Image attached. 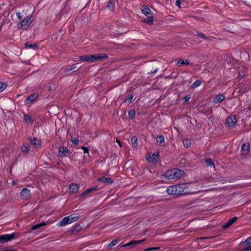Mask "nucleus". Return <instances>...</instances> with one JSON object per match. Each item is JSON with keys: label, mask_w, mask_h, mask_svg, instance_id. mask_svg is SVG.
<instances>
[{"label": "nucleus", "mask_w": 251, "mask_h": 251, "mask_svg": "<svg viewBox=\"0 0 251 251\" xmlns=\"http://www.w3.org/2000/svg\"><path fill=\"white\" fill-rule=\"evenodd\" d=\"M107 57V55L105 54H95L80 56L79 59L84 62H93L101 59H106Z\"/></svg>", "instance_id": "nucleus-1"}, {"label": "nucleus", "mask_w": 251, "mask_h": 251, "mask_svg": "<svg viewBox=\"0 0 251 251\" xmlns=\"http://www.w3.org/2000/svg\"><path fill=\"white\" fill-rule=\"evenodd\" d=\"M33 21L32 15L27 16L17 24L18 29L26 30Z\"/></svg>", "instance_id": "nucleus-2"}, {"label": "nucleus", "mask_w": 251, "mask_h": 251, "mask_svg": "<svg viewBox=\"0 0 251 251\" xmlns=\"http://www.w3.org/2000/svg\"><path fill=\"white\" fill-rule=\"evenodd\" d=\"M174 195L179 196L189 193L187 185L185 184L174 185Z\"/></svg>", "instance_id": "nucleus-3"}, {"label": "nucleus", "mask_w": 251, "mask_h": 251, "mask_svg": "<svg viewBox=\"0 0 251 251\" xmlns=\"http://www.w3.org/2000/svg\"><path fill=\"white\" fill-rule=\"evenodd\" d=\"M240 246L239 249L242 251H251V236L241 244Z\"/></svg>", "instance_id": "nucleus-4"}, {"label": "nucleus", "mask_w": 251, "mask_h": 251, "mask_svg": "<svg viewBox=\"0 0 251 251\" xmlns=\"http://www.w3.org/2000/svg\"><path fill=\"white\" fill-rule=\"evenodd\" d=\"M15 237V234L14 233L3 234L0 236V242L1 243L7 242L14 239Z\"/></svg>", "instance_id": "nucleus-5"}, {"label": "nucleus", "mask_w": 251, "mask_h": 251, "mask_svg": "<svg viewBox=\"0 0 251 251\" xmlns=\"http://www.w3.org/2000/svg\"><path fill=\"white\" fill-rule=\"evenodd\" d=\"M145 239L140 240H131L129 242L122 245V247H129L130 249L134 248L136 246L144 242Z\"/></svg>", "instance_id": "nucleus-6"}, {"label": "nucleus", "mask_w": 251, "mask_h": 251, "mask_svg": "<svg viewBox=\"0 0 251 251\" xmlns=\"http://www.w3.org/2000/svg\"><path fill=\"white\" fill-rule=\"evenodd\" d=\"M21 195L24 200H29L31 198V194L30 190L27 188H24L21 192Z\"/></svg>", "instance_id": "nucleus-7"}, {"label": "nucleus", "mask_w": 251, "mask_h": 251, "mask_svg": "<svg viewBox=\"0 0 251 251\" xmlns=\"http://www.w3.org/2000/svg\"><path fill=\"white\" fill-rule=\"evenodd\" d=\"M236 120L234 116H230L227 119V124L229 127H233L236 124Z\"/></svg>", "instance_id": "nucleus-8"}, {"label": "nucleus", "mask_w": 251, "mask_h": 251, "mask_svg": "<svg viewBox=\"0 0 251 251\" xmlns=\"http://www.w3.org/2000/svg\"><path fill=\"white\" fill-rule=\"evenodd\" d=\"M147 159L149 162H155L159 159V153H153L152 155H148L147 157Z\"/></svg>", "instance_id": "nucleus-9"}, {"label": "nucleus", "mask_w": 251, "mask_h": 251, "mask_svg": "<svg viewBox=\"0 0 251 251\" xmlns=\"http://www.w3.org/2000/svg\"><path fill=\"white\" fill-rule=\"evenodd\" d=\"M71 223V221L70 220V217L68 216L64 217L61 221L59 222L58 224L59 226H63Z\"/></svg>", "instance_id": "nucleus-10"}, {"label": "nucleus", "mask_w": 251, "mask_h": 251, "mask_svg": "<svg viewBox=\"0 0 251 251\" xmlns=\"http://www.w3.org/2000/svg\"><path fill=\"white\" fill-rule=\"evenodd\" d=\"M68 152V149L67 147H62L59 149L58 154L60 157L66 156Z\"/></svg>", "instance_id": "nucleus-11"}, {"label": "nucleus", "mask_w": 251, "mask_h": 251, "mask_svg": "<svg viewBox=\"0 0 251 251\" xmlns=\"http://www.w3.org/2000/svg\"><path fill=\"white\" fill-rule=\"evenodd\" d=\"M250 146L249 143L243 144L242 146L241 151L243 155H246L248 153L250 150Z\"/></svg>", "instance_id": "nucleus-12"}, {"label": "nucleus", "mask_w": 251, "mask_h": 251, "mask_svg": "<svg viewBox=\"0 0 251 251\" xmlns=\"http://www.w3.org/2000/svg\"><path fill=\"white\" fill-rule=\"evenodd\" d=\"M98 180L101 182H102L106 184H112L113 180L110 177H106L104 176H101L98 178Z\"/></svg>", "instance_id": "nucleus-13"}, {"label": "nucleus", "mask_w": 251, "mask_h": 251, "mask_svg": "<svg viewBox=\"0 0 251 251\" xmlns=\"http://www.w3.org/2000/svg\"><path fill=\"white\" fill-rule=\"evenodd\" d=\"M23 121L26 124H32L33 121L31 117L25 113L24 114V117H23Z\"/></svg>", "instance_id": "nucleus-14"}, {"label": "nucleus", "mask_w": 251, "mask_h": 251, "mask_svg": "<svg viewBox=\"0 0 251 251\" xmlns=\"http://www.w3.org/2000/svg\"><path fill=\"white\" fill-rule=\"evenodd\" d=\"M97 189V186L89 188L87 189L86 191H85L80 195H79V197L80 198H81L83 197L84 196H85L86 195L88 194V193H89L92 191H95Z\"/></svg>", "instance_id": "nucleus-15"}, {"label": "nucleus", "mask_w": 251, "mask_h": 251, "mask_svg": "<svg viewBox=\"0 0 251 251\" xmlns=\"http://www.w3.org/2000/svg\"><path fill=\"white\" fill-rule=\"evenodd\" d=\"M38 97L36 94H33L29 96L25 100L26 103H29L35 100Z\"/></svg>", "instance_id": "nucleus-16"}, {"label": "nucleus", "mask_w": 251, "mask_h": 251, "mask_svg": "<svg viewBox=\"0 0 251 251\" xmlns=\"http://www.w3.org/2000/svg\"><path fill=\"white\" fill-rule=\"evenodd\" d=\"M225 98V97L223 94L218 95L214 99L213 102L216 104L223 100Z\"/></svg>", "instance_id": "nucleus-17"}, {"label": "nucleus", "mask_w": 251, "mask_h": 251, "mask_svg": "<svg viewBox=\"0 0 251 251\" xmlns=\"http://www.w3.org/2000/svg\"><path fill=\"white\" fill-rule=\"evenodd\" d=\"M184 172L179 169H174V178L175 176L179 177L183 175Z\"/></svg>", "instance_id": "nucleus-18"}, {"label": "nucleus", "mask_w": 251, "mask_h": 251, "mask_svg": "<svg viewBox=\"0 0 251 251\" xmlns=\"http://www.w3.org/2000/svg\"><path fill=\"white\" fill-rule=\"evenodd\" d=\"M78 190V186L76 184L72 183L70 185V191L72 193H75Z\"/></svg>", "instance_id": "nucleus-19"}, {"label": "nucleus", "mask_w": 251, "mask_h": 251, "mask_svg": "<svg viewBox=\"0 0 251 251\" xmlns=\"http://www.w3.org/2000/svg\"><path fill=\"white\" fill-rule=\"evenodd\" d=\"M30 142L32 145L34 146L35 148H39L40 147V141L37 138H34L33 139H31Z\"/></svg>", "instance_id": "nucleus-20"}, {"label": "nucleus", "mask_w": 251, "mask_h": 251, "mask_svg": "<svg viewBox=\"0 0 251 251\" xmlns=\"http://www.w3.org/2000/svg\"><path fill=\"white\" fill-rule=\"evenodd\" d=\"M25 46L26 49H36L38 47V45L36 43L32 44L30 42H26L25 44Z\"/></svg>", "instance_id": "nucleus-21"}, {"label": "nucleus", "mask_w": 251, "mask_h": 251, "mask_svg": "<svg viewBox=\"0 0 251 251\" xmlns=\"http://www.w3.org/2000/svg\"><path fill=\"white\" fill-rule=\"evenodd\" d=\"M236 220H237L236 217L232 218V219H231L228 222H227L225 224V225L223 226V227L226 228L229 227L232 224H233Z\"/></svg>", "instance_id": "nucleus-22"}, {"label": "nucleus", "mask_w": 251, "mask_h": 251, "mask_svg": "<svg viewBox=\"0 0 251 251\" xmlns=\"http://www.w3.org/2000/svg\"><path fill=\"white\" fill-rule=\"evenodd\" d=\"M192 144V140L190 138H185L183 140V145L184 147L188 148Z\"/></svg>", "instance_id": "nucleus-23"}, {"label": "nucleus", "mask_w": 251, "mask_h": 251, "mask_svg": "<svg viewBox=\"0 0 251 251\" xmlns=\"http://www.w3.org/2000/svg\"><path fill=\"white\" fill-rule=\"evenodd\" d=\"M189 63V61L186 59L184 60L182 59H179L177 61V63L176 64V65L179 67L181 65H188Z\"/></svg>", "instance_id": "nucleus-24"}, {"label": "nucleus", "mask_w": 251, "mask_h": 251, "mask_svg": "<svg viewBox=\"0 0 251 251\" xmlns=\"http://www.w3.org/2000/svg\"><path fill=\"white\" fill-rule=\"evenodd\" d=\"M142 12L143 14L146 16L152 15L151 10L146 6H144L142 9Z\"/></svg>", "instance_id": "nucleus-25"}, {"label": "nucleus", "mask_w": 251, "mask_h": 251, "mask_svg": "<svg viewBox=\"0 0 251 251\" xmlns=\"http://www.w3.org/2000/svg\"><path fill=\"white\" fill-rule=\"evenodd\" d=\"M47 225L46 222H42L41 223L38 224L36 225L33 226L31 227V230H36L40 228L41 227L46 226Z\"/></svg>", "instance_id": "nucleus-26"}, {"label": "nucleus", "mask_w": 251, "mask_h": 251, "mask_svg": "<svg viewBox=\"0 0 251 251\" xmlns=\"http://www.w3.org/2000/svg\"><path fill=\"white\" fill-rule=\"evenodd\" d=\"M147 16V18L144 19L143 21L145 23H146L148 24H152L153 23L152 15H148Z\"/></svg>", "instance_id": "nucleus-27"}, {"label": "nucleus", "mask_w": 251, "mask_h": 251, "mask_svg": "<svg viewBox=\"0 0 251 251\" xmlns=\"http://www.w3.org/2000/svg\"><path fill=\"white\" fill-rule=\"evenodd\" d=\"M130 142L133 147H137L138 146V139L136 136H133L130 139Z\"/></svg>", "instance_id": "nucleus-28"}, {"label": "nucleus", "mask_w": 251, "mask_h": 251, "mask_svg": "<svg viewBox=\"0 0 251 251\" xmlns=\"http://www.w3.org/2000/svg\"><path fill=\"white\" fill-rule=\"evenodd\" d=\"M156 141L160 145H163L164 143V138L163 135H159L156 137Z\"/></svg>", "instance_id": "nucleus-29"}, {"label": "nucleus", "mask_w": 251, "mask_h": 251, "mask_svg": "<svg viewBox=\"0 0 251 251\" xmlns=\"http://www.w3.org/2000/svg\"><path fill=\"white\" fill-rule=\"evenodd\" d=\"M120 240L118 238L112 240L108 245V248L111 249L113 246H115L119 242Z\"/></svg>", "instance_id": "nucleus-30"}, {"label": "nucleus", "mask_w": 251, "mask_h": 251, "mask_svg": "<svg viewBox=\"0 0 251 251\" xmlns=\"http://www.w3.org/2000/svg\"><path fill=\"white\" fill-rule=\"evenodd\" d=\"M23 153H27L29 151V146L27 144H24L21 147Z\"/></svg>", "instance_id": "nucleus-31"}, {"label": "nucleus", "mask_w": 251, "mask_h": 251, "mask_svg": "<svg viewBox=\"0 0 251 251\" xmlns=\"http://www.w3.org/2000/svg\"><path fill=\"white\" fill-rule=\"evenodd\" d=\"M107 8L109 10L113 11L114 9V1L113 0H109L108 5Z\"/></svg>", "instance_id": "nucleus-32"}, {"label": "nucleus", "mask_w": 251, "mask_h": 251, "mask_svg": "<svg viewBox=\"0 0 251 251\" xmlns=\"http://www.w3.org/2000/svg\"><path fill=\"white\" fill-rule=\"evenodd\" d=\"M133 98V96L132 94L128 95L126 97L124 101L125 102L126 101H128L129 103H131L132 102Z\"/></svg>", "instance_id": "nucleus-33"}, {"label": "nucleus", "mask_w": 251, "mask_h": 251, "mask_svg": "<svg viewBox=\"0 0 251 251\" xmlns=\"http://www.w3.org/2000/svg\"><path fill=\"white\" fill-rule=\"evenodd\" d=\"M7 86V83L0 82V93L2 92Z\"/></svg>", "instance_id": "nucleus-34"}, {"label": "nucleus", "mask_w": 251, "mask_h": 251, "mask_svg": "<svg viewBox=\"0 0 251 251\" xmlns=\"http://www.w3.org/2000/svg\"><path fill=\"white\" fill-rule=\"evenodd\" d=\"M201 84V81L199 80H196L191 86V88L194 89Z\"/></svg>", "instance_id": "nucleus-35"}, {"label": "nucleus", "mask_w": 251, "mask_h": 251, "mask_svg": "<svg viewBox=\"0 0 251 251\" xmlns=\"http://www.w3.org/2000/svg\"><path fill=\"white\" fill-rule=\"evenodd\" d=\"M173 173V171L172 170H170L168 171H167L165 175H164L165 177H167L168 178H171V176H172V173Z\"/></svg>", "instance_id": "nucleus-36"}, {"label": "nucleus", "mask_w": 251, "mask_h": 251, "mask_svg": "<svg viewBox=\"0 0 251 251\" xmlns=\"http://www.w3.org/2000/svg\"><path fill=\"white\" fill-rule=\"evenodd\" d=\"M81 229V226L79 225H77L74 226L72 229L73 232H78Z\"/></svg>", "instance_id": "nucleus-37"}, {"label": "nucleus", "mask_w": 251, "mask_h": 251, "mask_svg": "<svg viewBox=\"0 0 251 251\" xmlns=\"http://www.w3.org/2000/svg\"><path fill=\"white\" fill-rule=\"evenodd\" d=\"M128 114L129 117L133 118L135 116V110L131 109L128 111Z\"/></svg>", "instance_id": "nucleus-38"}, {"label": "nucleus", "mask_w": 251, "mask_h": 251, "mask_svg": "<svg viewBox=\"0 0 251 251\" xmlns=\"http://www.w3.org/2000/svg\"><path fill=\"white\" fill-rule=\"evenodd\" d=\"M69 216L70 217V220L71 221V223L77 221L79 218L78 216H73L72 215Z\"/></svg>", "instance_id": "nucleus-39"}, {"label": "nucleus", "mask_w": 251, "mask_h": 251, "mask_svg": "<svg viewBox=\"0 0 251 251\" xmlns=\"http://www.w3.org/2000/svg\"><path fill=\"white\" fill-rule=\"evenodd\" d=\"M16 15H17V17L18 18V19L19 20H21L22 19V18H23L24 17V15L23 13L20 12H16Z\"/></svg>", "instance_id": "nucleus-40"}, {"label": "nucleus", "mask_w": 251, "mask_h": 251, "mask_svg": "<svg viewBox=\"0 0 251 251\" xmlns=\"http://www.w3.org/2000/svg\"><path fill=\"white\" fill-rule=\"evenodd\" d=\"M167 192L169 195L173 194V186H171L168 187V188L166 190Z\"/></svg>", "instance_id": "nucleus-41"}, {"label": "nucleus", "mask_w": 251, "mask_h": 251, "mask_svg": "<svg viewBox=\"0 0 251 251\" xmlns=\"http://www.w3.org/2000/svg\"><path fill=\"white\" fill-rule=\"evenodd\" d=\"M81 149L83 150L84 153H89V150L87 147L82 146Z\"/></svg>", "instance_id": "nucleus-42"}, {"label": "nucleus", "mask_w": 251, "mask_h": 251, "mask_svg": "<svg viewBox=\"0 0 251 251\" xmlns=\"http://www.w3.org/2000/svg\"><path fill=\"white\" fill-rule=\"evenodd\" d=\"M71 142L74 145H76L78 143V138H74V139H73L71 140Z\"/></svg>", "instance_id": "nucleus-43"}, {"label": "nucleus", "mask_w": 251, "mask_h": 251, "mask_svg": "<svg viewBox=\"0 0 251 251\" xmlns=\"http://www.w3.org/2000/svg\"><path fill=\"white\" fill-rule=\"evenodd\" d=\"M205 162L207 165L210 166L212 164V161L210 159L207 158L205 159Z\"/></svg>", "instance_id": "nucleus-44"}, {"label": "nucleus", "mask_w": 251, "mask_h": 251, "mask_svg": "<svg viewBox=\"0 0 251 251\" xmlns=\"http://www.w3.org/2000/svg\"><path fill=\"white\" fill-rule=\"evenodd\" d=\"M76 64H77L72 65L69 68H68L67 70L68 71H71V70H73L75 69L76 68Z\"/></svg>", "instance_id": "nucleus-45"}, {"label": "nucleus", "mask_w": 251, "mask_h": 251, "mask_svg": "<svg viewBox=\"0 0 251 251\" xmlns=\"http://www.w3.org/2000/svg\"><path fill=\"white\" fill-rule=\"evenodd\" d=\"M191 98V96L190 95H187L184 97V100L185 101H188Z\"/></svg>", "instance_id": "nucleus-46"}, {"label": "nucleus", "mask_w": 251, "mask_h": 251, "mask_svg": "<svg viewBox=\"0 0 251 251\" xmlns=\"http://www.w3.org/2000/svg\"><path fill=\"white\" fill-rule=\"evenodd\" d=\"M176 6H178V8H181L180 1L179 0H176Z\"/></svg>", "instance_id": "nucleus-47"}, {"label": "nucleus", "mask_w": 251, "mask_h": 251, "mask_svg": "<svg viewBox=\"0 0 251 251\" xmlns=\"http://www.w3.org/2000/svg\"><path fill=\"white\" fill-rule=\"evenodd\" d=\"M158 70V68L155 69L153 71H151V73H150L151 74H154Z\"/></svg>", "instance_id": "nucleus-48"}, {"label": "nucleus", "mask_w": 251, "mask_h": 251, "mask_svg": "<svg viewBox=\"0 0 251 251\" xmlns=\"http://www.w3.org/2000/svg\"><path fill=\"white\" fill-rule=\"evenodd\" d=\"M117 143H118V144L120 145V147H121V146H122V145H121V142H120L119 140H117Z\"/></svg>", "instance_id": "nucleus-49"}, {"label": "nucleus", "mask_w": 251, "mask_h": 251, "mask_svg": "<svg viewBox=\"0 0 251 251\" xmlns=\"http://www.w3.org/2000/svg\"><path fill=\"white\" fill-rule=\"evenodd\" d=\"M12 185H16V184H17V183H16V181H14V180H13V181H12Z\"/></svg>", "instance_id": "nucleus-50"}, {"label": "nucleus", "mask_w": 251, "mask_h": 251, "mask_svg": "<svg viewBox=\"0 0 251 251\" xmlns=\"http://www.w3.org/2000/svg\"><path fill=\"white\" fill-rule=\"evenodd\" d=\"M200 35L201 36V37L204 38V36H203V35H202V34H200Z\"/></svg>", "instance_id": "nucleus-51"}]
</instances>
